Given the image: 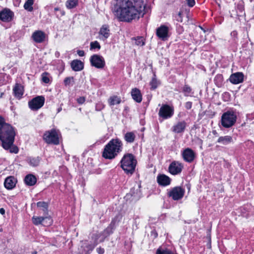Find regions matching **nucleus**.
<instances>
[{
    "mask_svg": "<svg viewBox=\"0 0 254 254\" xmlns=\"http://www.w3.org/2000/svg\"><path fill=\"white\" fill-rule=\"evenodd\" d=\"M144 8L141 0H119L114 7V12L120 21L130 22L143 16Z\"/></svg>",
    "mask_w": 254,
    "mask_h": 254,
    "instance_id": "f257e3e1",
    "label": "nucleus"
},
{
    "mask_svg": "<svg viewBox=\"0 0 254 254\" xmlns=\"http://www.w3.org/2000/svg\"><path fill=\"white\" fill-rule=\"evenodd\" d=\"M15 132L14 128L5 122L4 119L0 116V140L2 147L10 153H17L18 147L13 145Z\"/></svg>",
    "mask_w": 254,
    "mask_h": 254,
    "instance_id": "f03ea898",
    "label": "nucleus"
},
{
    "mask_svg": "<svg viewBox=\"0 0 254 254\" xmlns=\"http://www.w3.org/2000/svg\"><path fill=\"white\" fill-rule=\"evenodd\" d=\"M122 149V141L119 138L112 139L105 146L102 156L107 159H114Z\"/></svg>",
    "mask_w": 254,
    "mask_h": 254,
    "instance_id": "7ed1b4c3",
    "label": "nucleus"
},
{
    "mask_svg": "<svg viewBox=\"0 0 254 254\" xmlns=\"http://www.w3.org/2000/svg\"><path fill=\"white\" fill-rule=\"evenodd\" d=\"M120 163L121 167L127 174L132 175L135 171L137 161L132 154L127 153L122 158Z\"/></svg>",
    "mask_w": 254,
    "mask_h": 254,
    "instance_id": "20e7f679",
    "label": "nucleus"
},
{
    "mask_svg": "<svg viewBox=\"0 0 254 254\" xmlns=\"http://www.w3.org/2000/svg\"><path fill=\"white\" fill-rule=\"evenodd\" d=\"M237 118V116L235 111L232 110H228L221 116V125L225 128H229L235 125Z\"/></svg>",
    "mask_w": 254,
    "mask_h": 254,
    "instance_id": "39448f33",
    "label": "nucleus"
},
{
    "mask_svg": "<svg viewBox=\"0 0 254 254\" xmlns=\"http://www.w3.org/2000/svg\"><path fill=\"white\" fill-rule=\"evenodd\" d=\"M174 114V108L172 106L168 104H163L160 107L158 112L160 118L163 120H167L173 117Z\"/></svg>",
    "mask_w": 254,
    "mask_h": 254,
    "instance_id": "423d86ee",
    "label": "nucleus"
},
{
    "mask_svg": "<svg viewBox=\"0 0 254 254\" xmlns=\"http://www.w3.org/2000/svg\"><path fill=\"white\" fill-rule=\"evenodd\" d=\"M43 138L48 144L57 145L60 143L58 131L54 129L46 131L44 134Z\"/></svg>",
    "mask_w": 254,
    "mask_h": 254,
    "instance_id": "0eeeda50",
    "label": "nucleus"
},
{
    "mask_svg": "<svg viewBox=\"0 0 254 254\" xmlns=\"http://www.w3.org/2000/svg\"><path fill=\"white\" fill-rule=\"evenodd\" d=\"M45 98L43 96H38L28 102V106L31 110L37 111L44 105Z\"/></svg>",
    "mask_w": 254,
    "mask_h": 254,
    "instance_id": "6e6552de",
    "label": "nucleus"
},
{
    "mask_svg": "<svg viewBox=\"0 0 254 254\" xmlns=\"http://www.w3.org/2000/svg\"><path fill=\"white\" fill-rule=\"evenodd\" d=\"M185 192V189L183 188L175 187L168 192V195L174 200H178L183 197Z\"/></svg>",
    "mask_w": 254,
    "mask_h": 254,
    "instance_id": "1a4fd4ad",
    "label": "nucleus"
},
{
    "mask_svg": "<svg viewBox=\"0 0 254 254\" xmlns=\"http://www.w3.org/2000/svg\"><path fill=\"white\" fill-rule=\"evenodd\" d=\"M91 65L97 68H103L105 65V62L103 57L100 55L95 54L90 58Z\"/></svg>",
    "mask_w": 254,
    "mask_h": 254,
    "instance_id": "9d476101",
    "label": "nucleus"
},
{
    "mask_svg": "<svg viewBox=\"0 0 254 254\" xmlns=\"http://www.w3.org/2000/svg\"><path fill=\"white\" fill-rule=\"evenodd\" d=\"M183 168L184 166L182 163L174 161L170 164L168 170L172 175H177L182 172Z\"/></svg>",
    "mask_w": 254,
    "mask_h": 254,
    "instance_id": "9b49d317",
    "label": "nucleus"
},
{
    "mask_svg": "<svg viewBox=\"0 0 254 254\" xmlns=\"http://www.w3.org/2000/svg\"><path fill=\"white\" fill-rule=\"evenodd\" d=\"M13 17L14 13L8 8H5L0 11V19L3 22H10Z\"/></svg>",
    "mask_w": 254,
    "mask_h": 254,
    "instance_id": "f8f14e48",
    "label": "nucleus"
},
{
    "mask_svg": "<svg viewBox=\"0 0 254 254\" xmlns=\"http://www.w3.org/2000/svg\"><path fill=\"white\" fill-rule=\"evenodd\" d=\"M32 220L33 223L35 225L42 224L44 226H48L52 223V220L50 217L33 216Z\"/></svg>",
    "mask_w": 254,
    "mask_h": 254,
    "instance_id": "ddd939ff",
    "label": "nucleus"
},
{
    "mask_svg": "<svg viewBox=\"0 0 254 254\" xmlns=\"http://www.w3.org/2000/svg\"><path fill=\"white\" fill-rule=\"evenodd\" d=\"M182 155L183 159L188 163L192 162L195 157L194 152L190 148L184 149L182 153Z\"/></svg>",
    "mask_w": 254,
    "mask_h": 254,
    "instance_id": "4468645a",
    "label": "nucleus"
},
{
    "mask_svg": "<svg viewBox=\"0 0 254 254\" xmlns=\"http://www.w3.org/2000/svg\"><path fill=\"white\" fill-rule=\"evenodd\" d=\"M187 124L185 121L177 122L172 127V131L176 133H183L187 127Z\"/></svg>",
    "mask_w": 254,
    "mask_h": 254,
    "instance_id": "2eb2a0df",
    "label": "nucleus"
},
{
    "mask_svg": "<svg viewBox=\"0 0 254 254\" xmlns=\"http://www.w3.org/2000/svg\"><path fill=\"white\" fill-rule=\"evenodd\" d=\"M168 27L165 25H161L156 30V35L162 40H167L168 37Z\"/></svg>",
    "mask_w": 254,
    "mask_h": 254,
    "instance_id": "dca6fc26",
    "label": "nucleus"
},
{
    "mask_svg": "<svg viewBox=\"0 0 254 254\" xmlns=\"http://www.w3.org/2000/svg\"><path fill=\"white\" fill-rule=\"evenodd\" d=\"M31 38L36 43H41L45 41L46 34L41 30H36L33 33Z\"/></svg>",
    "mask_w": 254,
    "mask_h": 254,
    "instance_id": "f3484780",
    "label": "nucleus"
},
{
    "mask_svg": "<svg viewBox=\"0 0 254 254\" xmlns=\"http://www.w3.org/2000/svg\"><path fill=\"white\" fill-rule=\"evenodd\" d=\"M244 75L242 72H237L232 74L230 77V81L234 84H237L243 82Z\"/></svg>",
    "mask_w": 254,
    "mask_h": 254,
    "instance_id": "a211bd4d",
    "label": "nucleus"
},
{
    "mask_svg": "<svg viewBox=\"0 0 254 254\" xmlns=\"http://www.w3.org/2000/svg\"><path fill=\"white\" fill-rule=\"evenodd\" d=\"M17 182V179L14 176H8L4 180V186L7 190H12L15 187Z\"/></svg>",
    "mask_w": 254,
    "mask_h": 254,
    "instance_id": "6ab92c4d",
    "label": "nucleus"
},
{
    "mask_svg": "<svg viewBox=\"0 0 254 254\" xmlns=\"http://www.w3.org/2000/svg\"><path fill=\"white\" fill-rule=\"evenodd\" d=\"M157 182L160 186L165 187L171 184V179L165 174H159L157 177Z\"/></svg>",
    "mask_w": 254,
    "mask_h": 254,
    "instance_id": "aec40b11",
    "label": "nucleus"
},
{
    "mask_svg": "<svg viewBox=\"0 0 254 254\" xmlns=\"http://www.w3.org/2000/svg\"><path fill=\"white\" fill-rule=\"evenodd\" d=\"M24 87L20 83H15L13 88V93L17 99L21 98L24 94Z\"/></svg>",
    "mask_w": 254,
    "mask_h": 254,
    "instance_id": "412c9836",
    "label": "nucleus"
},
{
    "mask_svg": "<svg viewBox=\"0 0 254 254\" xmlns=\"http://www.w3.org/2000/svg\"><path fill=\"white\" fill-rule=\"evenodd\" d=\"M122 216L120 214L117 215L112 220L110 224L107 227L106 231L109 234L113 233V230L115 228L116 225L118 224L121 220Z\"/></svg>",
    "mask_w": 254,
    "mask_h": 254,
    "instance_id": "4be33fe9",
    "label": "nucleus"
},
{
    "mask_svg": "<svg viewBox=\"0 0 254 254\" xmlns=\"http://www.w3.org/2000/svg\"><path fill=\"white\" fill-rule=\"evenodd\" d=\"M99 34L102 36L101 39L105 40L107 39L110 35L109 26L105 24L102 25L99 31Z\"/></svg>",
    "mask_w": 254,
    "mask_h": 254,
    "instance_id": "5701e85b",
    "label": "nucleus"
},
{
    "mask_svg": "<svg viewBox=\"0 0 254 254\" xmlns=\"http://www.w3.org/2000/svg\"><path fill=\"white\" fill-rule=\"evenodd\" d=\"M70 64L72 70L75 71H80L84 67L83 63L78 60L72 61Z\"/></svg>",
    "mask_w": 254,
    "mask_h": 254,
    "instance_id": "b1692460",
    "label": "nucleus"
},
{
    "mask_svg": "<svg viewBox=\"0 0 254 254\" xmlns=\"http://www.w3.org/2000/svg\"><path fill=\"white\" fill-rule=\"evenodd\" d=\"M131 95L132 99L137 103H140L142 101V95L140 91L136 88H134L131 90Z\"/></svg>",
    "mask_w": 254,
    "mask_h": 254,
    "instance_id": "393cba45",
    "label": "nucleus"
},
{
    "mask_svg": "<svg viewBox=\"0 0 254 254\" xmlns=\"http://www.w3.org/2000/svg\"><path fill=\"white\" fill-rule=\"evenodd\" d=\"M233 138L230 135H225L220 136L217 142L219 143H220L222 145H226L232 142H233Z\"/></svg>",
    "mask_w": 254,
    "mask_h": 254,
    "instance_id": "a878e982",
    "label": "nucleus"
},
{
    "mask_svg": "<svg viewBox=\"0 0 254 254\" xmlns=\"http://www.w3.org/2000/svg\"><path fill=\"white\" fill-rule=\"evenodd\" d=\"M24 182L27 186H32L36 183L37 179L34 175L28 174L25 176Z\"/></svg>",
    "mask_w": 254,
    "mask_h": 254,
    "instance_id": "bb28decb",
    "label": "nucleus"
},
{
    "mask_svg": "<svg viewBox=\"0 0 254 254\" xmlns=\"http://www.w3.org/2000/svg\"><path fill=\"white\" fill-rule=\"evenodd\" d=\"M136 138V135L133 132H127L124 135V139L128 143H133Z\"/></svg>",
    "mask_w": 254,
    "mask_h": 254,
    "instance_id": "cd10ccee",
    "label": "nucleus"
},
{
    "mask_svg": "<svg viewBox=\"0 0 254 254\" xmlns=\"http://www.w3.org/2000/svg\"><path fill=\"white\" fill-rule=\"evenodd\" d=\"M40 158L39 157H29L27 159V162L28 164L33 167H36L39 165L40 162Z\"/></svg>",
    "mask_w": 254,
    "mask_h": 254,
    "instance_id": "c85d7f7f",
    "label": "nucleus"
},
{
    "mask_svg": "<svg viewBox=\"0 0 254 254\" xmlns=\"http://www.w3.org/2000/svg\"><path fill=\"white\" fill-rule=\"evenodd\" d=\"M78 4V0H67L65 2V6L68 9L75 7Z\"/></svg>",
    "mask_w": 254,
    "mask_h": 254,
    "instance_id": "c756f323",
    "label": "nucleus"
},
{
    "mask_svg": "<svg viewBox=\"0 0 254 254\" xmlns=\"http://www.w3.org/2000/svg\"><path fill=\"white\" fill-rule=\"evenodd\" d=\"M182 92L184 93L185 96H191L193 93L192 89L188 85H185L182 88Z\"/></svg>",
    "mask_w": 254,
    "mask_h": 254,
    "instance_id": "7c9ffc66",
    "label": "nucleus"
},
{
    "mask_svg": "<svg viewBox=\"0 0 254 254\" xmlns=\"http://www.w3.org/2000/svg\"><path fill=\"white\" fill-rule=\"evenodd\" d=\"M121 102L120 98L117 96L111 97L109 99V102L111 106L119 104Z\"/></svg>",
    "mask_w": 254,
    "mask_h": 254,
    "instance_id": "2f4dec72",
    "label": "nucleus"
},
{
    "mask_svg": "<svg viewBox=\"0 0 254 254\" xmlns=\"http://www.w3.org/2000/svg\"><path fill=\"white\" fill-rule=\"evenodd\" d=\"M33 3V0H27L24 5V8L27 11L31 12L33 10V8L32 6Z\"/></svg>",
    "mask_w": 254,
    "mask_h": 254,
    "instance_id": "473e14b6",
    "label": "nucleus"
},
{
    "mask_svg": "<svg viewBox=\"0 0 254 254\" xmlns=\"http://www.w3.org/2000/svg\"><path fill=\"white\" fill-rule=\"evenodd\" d=\"M64 85L65 86H72L74 83V79L73 76L67 77L64 80Z\"/></svg>",
    "mask_w": 254,
    "mask_h": 254,
    "instance_id": "72a5a7b5",
    "label": "nucleus"
},
{
    "mask_svg": "<svg viewBox=\"0 0 254 254\" xmlns=\"http://www.w3.org/2000/svg\"><path fill=\"white\" fill-rule=\"evenodd\" d=\"M94 248L95 246L88 244L85 246L84 249L81 252V254H90Z\"/></svg>",
    "mask_w": 254,
    "mask_h": 254,
    "instance_id": "f704fd0d",
    "label": "nucleus"
},
{
    "mask_svg": "<svg viewBox=\"0 0 254 254\" xmlns=\"http://www.w3.org/2000/svg\"><path fill=\"white\" fill-rule=\"evenodd\" d=\"M184 14V12L183 11H180L177 14L174 15L173 17L175 20L182 23L183 21V17Z\"/></svg>",
    "mask_w": 254,
    "mask_h": 254,
    "instance_id": "c9c22d12",
    "label": "nucleus"
},
{
    "mask_svg": "<svg viewBox=\"0 0 254 254\" xmlns=\"http://www.w3.org/2000/svg\"><path fill=\"white\" fill-rule=\"evenodd\" d=\"M55 14L57 18H60L61 17L65 15V13L64 10L60 9L59 7H56L54 8Z\"/></svg>",
    "mask_w": 254,
    "mask_h": 254,
    "instance_id": "e433bc0d",
    "label": "nucleus"
},
{
    "mask_svg": "<svg viewBox=\"0 0 254 254\" xmlns=\"http://www.w3.org/2000/svg\"><path fill=\"white\" fill-rule=\"evenodd\" d=\"M37 207L42 208L44 211H47L48 209V204L44 201H39L37 203Z\"/></svg>",
    "mask_w": 254,
    "mask_h": 254,
    "instance_id": "4c0bfd02",
    "label": "nucleus"
},
{
    "mask_svg": "<svg viewBox=\"0 0 254 254\" xmlns=\"http://www.w3.org/2000/svg\"><path fill=\"white\" fill-rule=\"evenodd\" d=\"M155 75H154V77L152 78L151 81L150 82L151 89H155L158 85V81L155 77Z\"/></svg>",
    "mask_w": 254,
    "mask_h": 254,
    "instance_id": "58836bf2",
    "label": "nucleus"
},
{
    "mask_svg": "<svg viewBox=\"0 0 254 254\" xmlns=\"http://www.w3.org/2000/svg\"><path fill=\"white\" fill-rule=\"evenodd\" d=\"M100 48H101V46L100 45L98 41H95L92 42L90 43V49L91 50L95 49H98V50H99V49H100Z\"/></svg>",
    "mask_w": 254,
    "mask_h": 254,
    "instance_id": "ea45409f",
    "label": "nucleus"
},
{
    "mask_svg": "<svg viewBox=\"0 0 254 254\" xmlns=\"http://www.w3.org/2000/svg\"><path fill=\"white\" fill-rule=\"evenodd\" d=\"M135 44L139 46H143L144 45V42L143 37H138L136 38H135Z\"/></svg>",
    "mask_w": 254,
    "mask_h": 254,
    "instance_id": "a19ab883",
    "label": "nucleus"
},
{
    "mask_svg": "<svg viewBox=\"0 0 254 254\" xmlns=\"http://www.w3.org/2000/svg\"><path fill=\"white\" fill-rule=\"evenodd\" d=\"M48 73L45 72L42 74V81L45 83H48L50 82V79L48 77Z\"/></svg>",
    "mask_w": 254,
    "mask_h": 254,
    "instance_id": "79ce46f5",
    "label": "nucleus"
},
{
    "mask_svg": "<svg viewBox=\"0 0 254 254\" xmlns=\"http://www.w3.org/2000/svg\"><path fill=\"white\" fill-rule=\"evenodd\" d=\"M187 4L190 7H192L195 4V1L194 0H186Z\"/></svg>",
    "mask_w": 254,
    "mask_h": 254,
    "instance_id": "37998d69",
    "label": "nucleus"
},
{
    "mask_svg": "<svg viewBox=\"0 0 254 254\" xmlns=\"http://www.w3.org/2000/svg\"><path fill=\"white\" fill-rule=\"evenodd\" d=\"M85 101V98L84 97H80L77 99V102L80 104L84 103Z\"/></svg>",
    "mask_w": 254,
    "mask_h": 254,
    "instance_id": "c03bdc74",
    "label": "nucleus"
},
{
    "mask_svg": "<svg viewBox=\"0 0 254 254\" xmlns=\"http://www.w3.org/2000/svg\"><path fill=\"white\" fill-rule=\"evenodd\" d=\"M185 107L188 110L190 109L192 107V102L190 101L186 102Z\"/></svg>",
    "mask_w": 254,
    "mask_h": 254,
    "instance_id": "a18cd8bd",
    "label": "nucleus"
},
{
    "mask_svg": "<svg viewBox=\"0 0 254 254\" xmlns=\"http://www.w3.org/2000/svg\"><path fill=\"white\" fill-rule=\"evenodd\" d=\"M215 80H218L220 82H222L223 80V76L221 74H217L215 77Z\"/></svg>",
    "mask_w": 254,
    "mask_h": 254,
    "instance_id": "49530a36",
    "label": "nucleus"
},
{
    "mask_svg": "<svg viewBox=\"0 0 254 254\" xmlns=\"http://www.w3.org/2000/svg\"><path fill=\"white\" fill-rule=\"evenodd\" d=\"M96 251L99 254H103L104 253V249L101 247L98 248Z\"/></svg>",
    "mask_w": 254,
    "mask_h": 254,
    "instance_id": "de8ad7c7",
    "label": "nucleus"
},
{
    "mask_svg": "<svg viewBox=\"0 0 254 254\" xmlns=\"http://www.w3.org/2000/svg\"><path fill=\"white\" fill-rule=\"evenodd\" d=\"M77 54L80 57H83L85 55V53L83 50H78L77 51Z\"/></svg>",
    "mask_w": 254,
    "mask_h": 254,
    "instance_id": "09e8293b",
    "label": "nucleus"
},
{
    "mask_svg": "<svg viewBox=\"0 0 254 254\" xmlns=\"http://www.w3.org/2000/svg\"><path fill=\"white\" fill-rule=\"evenodd\" d=\"M151 236H153L154 237V238H157L158 236V234L155 230L152 231L151 233Z\"/></svg>",
    "mask_w": 254,
    "mask_h": 254,
    "instance_id": "8fccbe9b",
    "label": "nucleus"
},
{
    "mask_svg": "<svg viewBox=\"0 0 254 254\" xmlns=\"http://www.w3.org/2000/svg\"><path fill=\"white\" fill-rule=\"evenodd\" d=\"M237 32L236 31H233L231 33V36L233 37L234 38H237Z\"/></svg>",
    "mask_w": 254,
    "mask_h": 254,
    "instance_id": "3c124183",
    "label": "nucleus"
},
{
    "mask_svg": "<svg viewBox=\"0 0 254 254\" xmlns=\"http://www.w3.org/2000/svg\"><path fill=\"white\" fill-rule=\"evenodd\" d=\"M0 214H2V215H3V214H4V213H5V210H4V208H1L0 209Z\"/></svg>",
    "mask_w": 254,
    "mask_h": 254,
    "instance_id": "603ef678",
    "label": "nucleus"
},
{
    "mask_svg": "<svg viewBox=\"0 0 254 254\" xmlns=\"http://www.w3.org/2000/svg\"><path fill=\"white\" fill-rule=\"evenodd\" d=\"M55 56L56 57L58 58L60 56V53L59 52H56L55 53Z\"/></svg>",
    "mask_w": 254,
    "mask_h": 254,
    "instance_id": "864d4df0",
    "label": "nucleus"
},
{
    "mask_svg": "<svg viewBox=\"0 0 254 254\" xmlns=\"http://www.w3.org/2000/svg\"><path fill=\"white\" fill-rule=\"evenodd\" d=\"M212 132H213V133L214 134H217V133L216 130H213Z\"/></svg>",
    "mask_w": 254,
    "mask_h": 254,
    "instance_id": "5fc2aeb1",
    "label": "nucleus"
},
{
    "mask_svg": "<svg viewBox=\"0 0 254 254\" xmlns=\"http://www.w3.org/2000/svg\"><path fill=\"white\" fill-rule=\"evenodd\" d=\"M14 1L16 2L17 3H19L20 0H14Z\"/></svg>",
    "mask_w": 254,
    "mask_h": 254,
    "instance_id": "6e6d98bb",
    "label": "nucleus"
},
{
    "mask_svg": "<svg viewBox=\"0 0 254 254\" xmlns=\"http://www.w3.org/2000/svg\"><path fill=\"white\" fill-rule=\"evenodd\" d=\"M61 110H62V108H58V113H59V112H60L61 111Z\"/></svg>",
    "mask_w": 254,
    "mask_h": 254,
    "instance_id": "4d7b16f0",
    "label": "nucleus"
},
{
    "mask_svg": "<svg viewBox=\"0 0 254 254\" xmlns=\"http://www.w3.org/2000/svg\"><path fill=\"white\" fill-rule=\"evenodd\" d=\"M32 254H37V252H34L32 253Z\"/></svg>",
    "mask_w": 254,
    "mask_h": 254,
    "instance_id": "13d9d810",
    "label": "nucleus"
},
{
    "mask_svg": "<svg viewBox=\"0 0 254 254\" xmlns=\"http://www.w3.org/2000/svg\"><path fill=\"white\" fill-rule=\"evenodd\" d=\"M224 94H225V95H228V93H224Z\"/></svg>",
    "mask_w": 254,
    "mask_h": 254,
    "instance_id": "bf43d9fd",
    "label": "nucleus"
}]
</instances>
